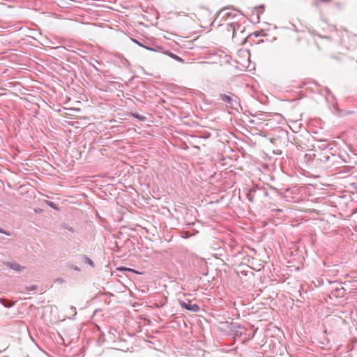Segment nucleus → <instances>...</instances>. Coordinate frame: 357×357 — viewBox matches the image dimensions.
I'll return each mask as SVG.
<instances>
[{"instance_id":"nucleus-21","label":"nucleus","mask_w":357,"mask_h":357,"mask_svg":"<svg viewBox=\"0 0 357 357\" xmlns=\"http://www.w3.org/2000/svg\"><path fill=\"white\" fill-rule=\"evenodd\" d=\"M71 310L73 312H75L76 311V308L75 307H71Z\"/></svg>"},{"instance_id":"nucleus-5","label":"nucleus","mask_w":357,"mask_h":357,"mask_svg":"<svg viewBox=\"0 0 357 357\" xmlns=\"http://www.w3.org/2000/svg\"><path fill=\"white\" fill-rule=\"evenodd\" d=\"M259 196V190H257V188H255L250 189L246 195L247 199L251 203H253L255 201L256 197Z\"/></svg>"},{"instance_id":"nucleus-2","label":"nucleus","mask_w":357,"mask_h":357,"mask_svg":"<svg viewBox=\"0 0 357 357\" xmlns=\"http://www.w3.org/2000/svg\"><path fill=\"white\" fill-rule=\"evenodd\" d=\"M218 99L225 103L227 107L231 109H235L240 105L238 98L233 93L229 95L220 93Z\"/></svg>"},{"instance_id":"nucleus-19","label":"nucleus","mask_w":357,"mask_h":357,"mask_svg":"<svg viewBox=\"0 0 357 357\" xmlns=\"http://www.w3.org/2000/svg\"><path fill=\"white\" fill-rule=\"evenodd\" d=\"M273 190H275L277 192V193L278 194H280V192H279V190L278 189H276L275 188H272Z\"/></svg>"},{"instance_id":"nucleus-13","label":"nucleus","mask_w":357,"mask_h":357,"mask_svg":"<svg viewBox=\"0 0 357 357\" xmlns=\"http://www.w3.org/2000/svg\"><path fill=\"white\" fill-rule=\"evenodd\" d=\"M132 116L135 118V119H137L138 120H139L140 121H144L146 120V117L144 116H142L137 113H134V114H132Z\"/></svg>"},{"instance_id":"nucleus-23","label":"nucleus","mask_w":357,"mask_h":357,"mask_svg":"<svg viewBox=\"0 0 357 357\" xmlns=\"http://www.w3.org/2000/svg\"><path fill=\"white\" fill-rule=\"evenodd\" d=\"M12 305H14V303H12V305H10V306H9V307H12ZM5 306L8 307V305H6Z\"/></svg>"},{"instance_id":"nucleus-1","label":"nucleus","mask_w":357,"mask_h":357,"mask_svg":"<svg viewBox=\"0 0 357 357\" xmlns=\"http://www.w3.org/2000/svg\"><path fill=\"white\" fill-rule=\"evenodd\" d=\"M241 17V15H238L231 10L230 7H225L222 8L218 13L215 20L220 19V21L231 22L234 20H238Z\"/></svg>"},{"instance_id":"nucleus-8","label":"nucleus","mask_w":357,"mask_h":357,"mask_svg":"<svg viewBox=\"0 0 357 357\" xmlns=\"http://www.w3.org/2000/svg\"><path fill=\"white\" fill-rule=\"evenodd\" d=\"M82 261H83L84 263H85L86 264H89L91 267H94L95 266L94 262L90 258H89L88 257H86V256L84 257Z\"/></svg>"},{"instance_id":"nucleus-15","label":"nucleus","mask_w":357,"mask_h":357,"mask_svg":"<svg viewBox=\"0 0 357 357\" xmlns=\"http://www.w3.org/2000/svg\"><path fill=\"white\" fill-rule=\"evenodd\" d=\"M0 233L1 234H4L6 235H8V236H10V233H9L8 231L0 228Z\"/></svg>"},{"instance_id":"nucleus-24","label":"nucleus","mask_w":357,"mask_h":357,"mask_svg":"<svg viewBox=\"0 0 357 357\" xmlns=\"http://www.w3.org/2000/svg\"><path fill=\"white\" fill-rule=\"evenodd\" d=\"M128 271H132L131 268H126Z\"/></svg>"},{"instance_id":"nucleus-4","label":"nucleus","mask_w":357,"mask_h":357,"mask_svg":"<svg viewBox=\"0 0 357 357\" xmlns=\"http://www.w3.org/2000/svg\"><path fill=\"white\" fill-rule=\"evenodd\" d=\"M179 303L182 308L185 309L188 311L197 312L199 310V305L195 303H194V304H192L190 303H188L183 301H180Z\"/></svg>"},{"instance_id":"nucleus-9","label":"nucleus","mask_w":357,"mask_h":357,"mask_svg":"<svg viewBox=\"0 0 357 357\" xmlns=\"http://www.w3.org/2000/svg\"><path fill=\"white\" fill-rule=\"evenodd\" d=\"M168 54L170 57H172L174 60L179 61V62H183V59H181V57H179L178 55H176L174 53H172V52H169Z\"/></svg>"},{"instance_id":"nucleus-17","label":"nucleus","mask_w":357,"mask_h":357,"mask_svg":"<svg viewBox=\"0 0 357 357\" xmlns=\"http://www.w3.org/2000/svg\"><path fill=\"white\" fill-rule=\"evenodd\" d=\"M104 336H105L104 333H101L99 337V341H101V340L104 341V339H103Z\"/></svg>"},{"instance_id":"nucleus-12","label":"nucleus","mask_w":357,"mask_h":357,"mask_svg":"<svg viewBox=\"0 0 357 357\" xmlns=\"http://www.w3.org/2000/svg\"><path fill=\"white\" fill-rule=\"evenodd\" d=\"M45 204L54 210H56V211L59 210L58 206L54 202H52L51 201L46 200Z\"/></svg>"},{"instance_id":"nucleus-3","label":"nucleus","mask_w":357,"mask_h":357,"mask_svg":"<svg viewBox=\"0 0 357 357\" xmlns=\"http://www.w3.org/2000/svg\"><path fill=\"white\" fill-rule=\"evenodd\" d=\"M244 29L245 28L239 24L238 20L229 22L227 24V31L229 32H232V37H234L238 31L241 33H243L244 31Z\"/></svg>"},{"instance_id":"nucleus-16","label":"nucleus","mask_w":357,"mask_h":357,"mask_svg":"<svg viewBox=\"0 0 357 357\" xmlns=\"http://www.w3.org/2000/svg\"><path fill=\"white\" fill-rule=\"evenodd\" d=\"M66 229H67L68 231H70L72 233L75 232V229L73 227H71L66 226Z\"/></svg>"},{"instance_id":"nucleus-6","label":"nucleus","mask_w":357,"mask_h":357,"mask_svg":"<svg viewBox=\"0 0 357 357\" xmlns=\"http://www.w3.org/2000/svg\"><path fill=\"white\" fill-rule=\"evenodd\" d=\"M6 265L13 270L17 271L18 272L22 271L25 268L19 264L15 262H8Z\"/></svg>"},{"instance_id":"nucleus-14","label":"nucleus","mask_w":357,"mask_h":357,"mask_svg":"<svg viewBox=\"0 0 357 357\" xmlns=\"http://www.w3.org/2000/svg\"><path fill=\"white\" fill-rule=\"evenodd\" d=\"M25 288L27 291H33L38 289V287L35 284H32L31 286L26 287Z\"/></svg>"},{"instance_id":"nucleus-7","label":"nucleus","mask_w":357,"mask_h":357,"mask_svg":"<svg viewBox=\"0 0 357 357\" xmlns=\"http://www.w3.org/2000/svg\"><path fill=\"white\" fill-rule=\"evenodd\" d=\"M131 40H132V41L133 43H135V44H137V45H138L139 46H140V47H143L144 48H145V49H146V50H150V51H155V50H154L153 48H152V47H151L146 46V45H143L142 43H141L139 41H138V40H136V39L132 38Z\"/></svg>"},{"instance_id":"nucleus-11","label":"nucleus","mask_w":357,"mask_h":357,"mask_svg":"<svg viewBox=\"0 0 357 357\" xmlns=\"http://www.w3.org/2000/svg\"><path fill=\"white\" fill-rule=\"evenodd\" d=\"M257 190H259V195H263L264 197H268V192L267 191V190L264 188H257Z\"/></svg>"},{"instance_id":"nucleus-20","label":"nucleus","mask_w":357,"mask_h":357,"mask_svg":"<svg viewBox=\"0 0 357 357\" xmlns=\"http://www.w3.org/2000/svg\"><path fill=\"white\" fill-rule=\"evenodd\" d=\"M3 298H0V303L4 305H6V304L3 302Z\"/></svg>"},{"instance_id":"nucleus-22","label":"nucleus","mask_w":357,"mask_h":357,"mask_svg":"<svg viewBox=\"0 0 357 357\" xmlns=\"http://www.w3.org/2000/svg\"><path fill=\"white\" fill-rule=\"evenodd\" d=\"M12 305H14V303H12V305H10V306H9V307H12ZM5 306L8 307V305H6Z\"/></svg>"},{"instance_id":"nucleus-10","label":"nucleus","mask_w":357,"mask_h":357,"mask_svg":"<svg viewBox=\"0 0 357 357\" xmlns=\"http://www.w3.org/2000/svg\"><path fill=\"white\" fill-rule=\"evenodd\" d=\"M67 268H68L69 269H72V270H73L75 271H77V272H80L81 271V268L79 267H78L76 265L72 264H68L67 265Z\"/></svg>"},{"instance_id":"nucleus-18","label":"nucleus","mask_w":357,"mask_h":357,"mask_svg":"<svg viewBox=\"0 0 357 357\" xmlns=\"http://www.w3.org/2000/svg\"><path fill=\"white\" fill-rule=\"evenodd\" d=\"M321 2H324V3H327V2H329L331 1V0H320Z\"/></svg>"},{"instance_id":"nucleus-25","label":"nucleus","mask_w":357,"mask_h":357,"mask_svg":"<svg viewBox=\"0 0 357 357\" xmlns=\"http://www.w3.org/2000/svg\"><path fill=\"white\" fill-rule=\"evenodd\" d=\"M356 190V192H357V186L355 188Z\"/></svg>"}]
</instances>
